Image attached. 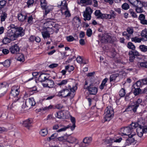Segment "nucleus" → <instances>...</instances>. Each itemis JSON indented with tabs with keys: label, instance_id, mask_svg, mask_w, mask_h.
<instances>
[{
	"label": "nucleus",
	"instance_id": "ea45409f",
	"mask_svg": "<svg viewBox=\"0 0 147 147\" xmlns=\"http://www.w3.org/2000/svg\"><path fill=\"white\" fill-rule=\"evenodd\" d=\"M1 22H3L5 21L7 17V14L5 12H2L1 16Z\"/></svg>",
	"mask_w": 147,
	"mask_h": 147
},
{
	"label": "nucleus",
	"instance_id": "ddd939ff",
	"mask_svg": "<svg viewBox=\"0 0 147 147\" xmlns=\"http://www.w3.org/2000/svg\"><path fill=\"white\" fill-rule=\"evenodd\" d=\"M36 104V102L33 98H30L27 99L25 102L26 106L30 109L32 106H34Z\"/></svg>",
	"mask_w": 147,
	"mask_h": 147
},
{
	"label": "nucleus",
	"instance_id": "de8ad7c7",
	"mask_svg": "<svg viewBox=\"0 0 147 147\" xmlns=\"http://www.w3.org/2000/svg\"><path fill=\"white\" fill-rule=\"evenodd\" d=\"M142 39L138 38L137 36H136L134 38H131V40L132 42H141Z\"/></svg>",
	"mask_w": 147,
	"mask_h": 147
},
{
	"label": "nucleus",
	"instance_id": "3c124183",
	"mask_svg": "<svg viewBox=\"0 0 147 147\" xmlns=\"http://www.w3.org/2000/svg\"><path fill=\"white\" fill-rule=\"evenodd\" d=\"M119 94L121 97H123L125 94V90L124 88H122L119 92Z\"/></svg>",
	"mask_w": 147,
	"mask_h": 147
},
{
	"label": "nucleus",
	"instance_id": "6e6552de",
	"mask_svg": "<svg viewBox=\"0 0 147 147\" xmlns=\"http://www.w3.org/2000/svg\"><path fill=\"white\" fill-rule=\"evenodd\" d=\"M84 89L87 90L90 94L95 95L98 91L97 88L94 86L92 83L90 84L86 87H84Z\"/></svg>",
	"mask_w": 147,
	"mask_h": 147
},
{
	"label": "nucleus",
	"instance_id": "603ef678",
	"mask_svg": "<svg viewBox=\"0 0 147 147\" xmlns=\"http://www.w3.org/2000/svg\"><path fill=\"white\" fill-rule=\"evenodd\" d=\"M92 140V138H84L83 142L85 144H88Z\"/></svg>",
	"mask_w": 147,
	"mask_h": 147
},
{
	"label": "nucleus",
	"instance_id": "5fc2aeb1",
	"mask_svg": "<svg viewBox=\"0 0 147 147\" xmlns=\"http://www.w3.org/2000/svg\"><path fill=\"white\" fill-rule=\"evenodd\" d=\"M64 127L63 128H61L58 130L57 131V132H59L61 131H65L67 129L70 128L69 127L70 126L69 125H67L66 126H63Z\"/></svg>",
	"mask_w": 147,
	"mask_h": 147
},
{
	"label": "nucleus",
	"instance_id": "4c0bfd02",
	"mask_svg": "<svg viewBox=\"0 0 147 147\" xmlns=\"http://www.w3.org/2000/svg\"><path fill=\"white\" fill-rule=\"evenodd\" d=\"M104 143L105 144H111L113 142V138H105L103 139Z\"/></svg>",
	"mask_w": 147,
	"mask_h": 147
},
{
	"label": "nucleus",
	"instance_id": "a18cd8bd",
	"mask_svg": "<svg viewBox=\"0 0 147 147\" xmlns=\"http://www.w3.org/2000/svg\"><path fill=\"white\" fill-rule=\"evenodd\" d=\"M139 48L142 52H146L147 51V46L144 45H141L139 46Z\"/></svg>",
	"mask_w": 147,
	"mask_h": 147
},
{
	"label": "nucleus",
	"instance_id": "bf43d9fd",
	"mask_svg": "<svg viewBox=\"0 0 147 147\" xmlns=\"http://www.w3.org/2000/svg\"><path fill=\"white\" fill-rule=\"evenodd\" d=\"M17 59L19 61L23 62L25 60L24 55L22 54H21L18 57Z\"/></svg>",
	"mask_w": 147,
	"mask_h": 147
},
{
	"label": "nucleus",
	"instance_id": "f3484780",
	"mask_svg": "<svg viewBox=\"0 0 147 147\" xmlns=\"http://www.w3.org/2000/svg\"><path fill=\"white\" fill-rule=\"evenodd\" d=\"M49 78L47 74L40 72V74L38 78V80L41 82H44L46 80H48Z\"/></svg>",
	"mask_w": 147,
	"mask_h": 147
},
{
	"label": "nucleus",
	"instance_id": "c9c22d12",
	"mask_svg": "<svg viewBox=\"0 0 147 147\" xmlns=\"http://www.w3.org/2000/svg\"><path fill=\"white\" fill-rule=\"evenodd\" d=\"M48 133V130L47 128H44L41 130L40 131V134L43 137H45Z\"/></svg>",
	"mask_w": 147,
	"mask_h": 147
},
{
	"label": "nucleus",
	"instance_id": "2eb2a0df",
	"mask_svg": "<svg viewBox=\"0 0 147 147\" xmlns=\"http://www.w3.org/2000/svg\"><path fill=\"white\" fill-rule=\"evenodd\" d=\"M20 48L17 44L11 46L9 48V50L11 53L16 54L20 51Z\"/></svg>",
	"mask_w": 147,
	"mask_h": 147
},
{
	"label": "nucleus",
	"instance_id": "2f4dec72",
	"mask_svg": "<svg viewBox=\"0 0 147 147\" xmlns=\"http://www.w3.org/2000/svg\"><path fill=\"white\" fill-rule=\"evenodd\" d=\"M8 37L6 36L4 37L2 40V42L3 44H7L9 43L11 41H12V40H11V38Z\"/></svg>",
	"mask_w": 147,
	"mask_h": 147
},
{
	"label": "nucleus",
	"instance_id": "a19ab883",
	"mask_svg": "<svg viewBox=\"0 0 147 147\" xmlns=\"http://www.w3.org/2000/svg\"><path fill=\"white\" fill-rule=\"evenodd\" d=\"M147 132V129L146 127H144V128L142 129L141 131L140 132V133L138 132H137L138 135V136L141 137L143 135L144 133H146Z\"/></svg>",
	"mask_w": 147,
	"mask_h": 147
},
{
	"label": "nucleus",
	"instance_id": "774afa93",
	"mask_svg": "<svg viewBox=\"0 0 147 147\" xmlns=\"http://www.w3.org/2000/svg\"><path fill=\"white\" fill-rule=\"evenodd\" d=\"M46 30L47 31H48L49 33L51 34H53L55 32V29L53 28H46Z\"/></svg>",
	"mask_w": 147,
	"mask_h": 147
},
{
	"label": "nucleus",
	"instance_id": "a211bd4d",
	"mask_svg": "<svg viewBox=\"0 0 147 147\" xmlns=\"http://www.w3.org/2000/svg\"><path fill=\"white\" fill-rule=\"evenodd\" d=\"M6 36L11 38L12 40H14L17 39L15 36V31L10 30H9L7 33Z\"/></svg>",
	"mask_w": 147,
	"mask_h": 147
},
{
	"label": "nucleus",
	"instance_id": "f257e3e1",
	"mask_svg": "<svg viewBox=\"0 0 147 147\" xmlns=\"http://www.w3.org/2000/svg\"><path fill=\"white\" fill-rule=\"evenodd\" d=\"M138 123L132 122L128 126L124 127L121 129L122 132L121 133V136H128V138H132L136 135V133L133 132L134 130L138 126Z\"/></svg>",
	"mask_w": 147,
	"mask_h": 147
},
{
	"label": "nucleus",
	"instance_id": "864d4df0",
	"mask_svg": "<svg viewBox=\"0 0 147 147\" xmlns=\"http://www.w3.org/2000/svg\"><path fill=\"white\" fill-rule=\"evenodd\" d=\"M129 13L131 14V16L134 18H137V16L136 13H135L132 9H130L129 10Z\"/></svg>",
	"mask_w": 147,
	"mask_h": 147
},
{
	"label": "nucleus",
	"instance_id": "dca6fc26",
	"mask_svg": "<svg viewBox=\"0 0 147 147\" xmlns=\"http://www.w3.org/2000/svg\"><path fill=\"white\" fill-rule=\"evenodd\" d=\"M94 15L96 17L97 19H106V14L102 13L100 10H96L94 12Z\"/></svg>",
	"mask_w": 147,
	"mask_h": 147
},
{
	"label": "nucleus",
	"instance_id": "393cba45",
	"mask_svg": "<svg viewBox=\"0 0 147 147\" xmlns=\"http://www.w3.org/2000/svg\"><path fill=\"white\" fill-rule=\"evenodd\" d=\"M134 94L135 96H137L140 94H142V91L139 88H137L134 87V88L132 89Z\"/></svg>",
	"mask_w": 147,
	"mask_h": 147
},
{
	"label": "nucleus",
	"instance_id": "72a5a7b5",
	"mask_svg": "<svg viewBox=\"0 0 147 147\" xmlns=\"http://www.w3.org/2000/svg\"><path fill=\"white\" fill-rule=\"evenodd\" d=\"M127 46L128 48L131 50H135L136 49V47L134 44L131 42H129L127 45Z\"/></svg>",
	"mask_w": 147,
	"mask_h": 147
},
{
	"label": "nucleus",
	"instance_id": "1a4fd4ad",
	"mask_svg": "<svg viewBox=\"0 0 147 147\" xmlns=\"http://www.w3.org/2000/svg\"><path fill=\"white\" fill-rule=\"evenodd\" d=\"M129 56V61L130 62H132L134 61V59L135 58V56H140V54L136 50H130L128 53Z\"/></svg>",
	"mask_w": 147,
	"mask_h": 147
},
{
	"label": "nucleus",
	"instance_id": "e2e57ef3",
	"mask_svg": "<svg viewBox=\"0 0 147 147\" xmlns=\"http://www.w3.org/2000/svg\"><path fill=\"white\" fill-rule=\"evenodd\" d=\"M33 18L32 16L29 17L28 18L27 21L29 24H32L33 23Z\"/></svg>",
	"mask_w": 147,
	"mask_h": 147
},
{
	"label": "nucleus",
	"instance_id": "aec40b11",
	"mask_svg": "<svg viewBox=\"0 0 147 147\" xmlns=\"http://www.w3.org/2000/svg\"><path fill=\"white\" fill-rule=\"evenodd\" d=\"M128 1L136 7L140 6L142 4V2L140 0H128Z\"/></svg>",
	"mask_w": 147,
	"mask_h": 147
},
{
	"label": "nucleus",
	"instance_id": "f8f14e48",
	"mask_svg": "<svg viewBox=\"0 0 147 147\" xmlns=\"http://www.w3.org/2000/svg\"><path fill=\"white\" fill-rule=\"evenodd\" d=\"M71 94V92L69 91V90L67 88L63 89L62 90H61L58 92V96H61L65 98L67 96H70Z\"/></svg>",
	"mask_w": 147,
	"mask_h": 147
},
{
	"label": "nucleus",
	"instance_id": "4d7b16f0",
	"mask_svg": "<svg viewBox=\"0 0 147 147\" xmlns=\"http://www.w3.org/2000/svg\"><path fill=\"white\" fill-rule=\"evenodd\" d=\"M53 27V28L55 29V32L56 33H57L59 30V25L55 23Z\"/></svg>",
	"mask_w": 147,
	"mask_h": 147
},
{
	"label": "nucleus",
	"instance_id": "58836bf2",
	"mask_svg": "<svg viewBox=\"0 0 147 147\" xmlns=\"http://www.w3.org/2000/svg\"><path fill=\"white\" fill-rule=\"evenodd\" d=\"M49 81L48 83L47 84L46 87H48L49 88H52L54 86V83L53 81L51 80H48Z\"/></svg>",
	"mask_w": 147,
	"mask_h": 147
},
{
	"label": "nucleus",
	"instance_id": "c85d7f7f",
	"mask_svg": "<svg viewBox=\"0 0 147 147\" xmlns=\"http://www.w3.org/2000/svg\"><path fill=\"white\" fill-rule=\"evenodd\" d=\"M108 80V78H105L102 80L100 85L99 86V88L100 89L102 90L104 88L105 86H107V85L106 84V83Z\"/></svg>",
	"mask_w": 147,
	"mask_h": 147
},
{
	"label": "nucleus",
	"instance_id": "a878e982",
	"mask_svg": "<svg viewBox=\"0 0 147 147\" xmlns=\"http://www.w3.org/2000/svg\"><path fill=\"white\" fill-rule=\"evenodd\" d=\"M18 20L19 21L24 22L26 19L27 16L26 14H23L21 13L18 14Z\"/></svg>",
	"mask_w": 147,
	"mask_h": 147
},
{
	"label": "nucleus",
	"instance_id": "7c9ffc66",
	"mask_svg": "<svg viewBox=\"0 0 147 147\" xmlns=\"http://www.w3.org/2000/svg\"><path fill=\"white\" fill-rule=\"evenodd\" d=\"M80 3L85 4L87 5H91L92 4V0H80Z\"/></svg>",
	"mask_w": 147,
	"mask_h": 147
},
{
	"label": "nucleus",
	"instance_id": "cd10ccee",
	"mask_svg": "<svg viewBox=\"0 0 147 147\" xmlns=\"http://www.w3.org/2000/svg\"><path fill=\"white\" fill-rule=\"evenodd\" d=\"M71 134H67L66 133L64 135V136H62L61 137H57L58 134L57 133H55L53 134L51 136L49 137L48 138H52V137H54V138H64V137H69L71 135Z\"/></svg>",
	"mask_w": 147,
	"mask_h": 147
},
{
	"label": "nucleus",
	"instance_id": "37998d69",
	"mask_svg": "<svg viewBox=\"0 0 147 147\" xmlns=\"http://www.w3.org/2000/svg\"><path fill=\"white\" fill-rule=\"evenodd\" d=\"M74 67L72 65L70 66L68 65L65 66V69L67 70L68 72H70L73 71L74 69Z\"/></svg>",
	"mask_w": 147,
	"mask_h": 147
},
{
	"label": "nucleus",
	"instance_id": "f704fd0d",
	"mask_svg": "<svg viewBox=\"0 0 147 147\" xmlns=\"http://www.w3.org/2000/svg\"><path fill=\"white\" fill-rule=\"evenodd\" d=\"M139 7H136V10L137 13H141L142 12H144L145 11L143 9V7L142 6V4H141V5Z\"/></svg>",
	"mask_w": 147,
	"mask_h": 147
},
{
	"label": "nucleus",
	"instance_id": "338daca9",
	"mask_svg": "<svg viewBox=\"0 0 147 147\" xmlns=\"http://www.w3.org/2000/svg\"><path fill=\"white\" fill-rule=\"evenodd\" d=\"M68 81L67 80H63L61 82L58 84L59 86L65 84Z\"/></svg>",
	"mask_w": 147,
	"mask_h": 147
},
{
	"label": "nucleus",
	"instance_id": "680f3d73",
	"mask_svg": "<svg viewBox=\"0 0 147 147\" xmlns=\"http://www.w3.org/2000/svg\"><path fill=\"white\" fill-rule=\"evenodd\" d=\"M63 113L61 111H59L57 113V117L59 119H61L63 118Z\"/></svg>",
	"mask_w": 147,
	"mask_h": 147
},
{
	"label": "nucleus",
	"instance_id": "c756f323",
	"mask_svg": "<svg viewBox=\"0 0 147 147\" xmlns=\"http://www.w3.org/2000/svg\"><path fill=\"white\" fill-rule=\"evenodd\" d=\"M116 13L115 11H111V14H106V19H110L112 18H115L116 16Z\"/></svg>",
	"mask_w": 147,
	"mask_h": 147
},
{
	"label": "nucleus",
	"instance_id": "0e129e2a",
	"mask_svg": "<svg viewBox=\"0 0 147 147\" xmlns=\"http://www.w3.org/2000/svg\"><path fill=\"white\" fill-rule=\"evenodd\" d=\"M18 27V26H15V25L13 24H10L9 26V27L10 28V30L14 31L16 29V28H17Z\"/></svg>",
	"mask_w": 147,
	"mask_h": 147
},
{
	"label": "nucleus",
	"instance_id": "4468645a",
	"mask_svg": "<svg viewBox=\"0 0 147 147\" xmlns=\"http://www.w3.org/2000/svg\"><path fill=\"white\" fill-rule=\"evenodd\" d=\"M52 18H49L47 19L46 22L44 23V25L46 28H53L55 23L52 21L53 20Z\"/></svg>",
	"mask_w": 147,
	"mask_h": 147
},
{
	"label": "nucleus",
	"instance_id": "69168bd1",
	"mask_svg": "<svg viewBox=\"0 0 147 147\" xmlns=\"http://www.w3.org/2000/svg\"><path fill=\"white\" fill-rule=\"evenodd\" d=\"M140 65L141 67L147 68V61L143 62L140 63Z\"/></svg>",
	"mask_w": 147,
	"mask_h": 147
},
{
	"label": "nucleus",
	"instance_id": "8fccbe9b",
	"mask_svg": "<svg viewBox=\"0 0 147 147\" xmlns=\"http://www.w3.org/2000/svg\"><path fill=\"white\" fill-rule=\"evenodd\" d=\"M121 7L123 9L126 10L129 8V6L127 3H125L122 5Z\"/></svg>",
	"mask_w": 147,
	"mask_h": 147
},
{
	"label": "nucleus",
	"instance_id": "c03bdc74",
	"mask_svg": "<svg viewBox=\"0 0 147 147\" xmlns=\"http://www.w3.org/2000/svg\"><path fill=\"white\" fill-rule=\"evenodd\" d=\"M34 1V0H28L27 2V6L28 8L33 6Z\"/></svg>",
	"mask_w": 147,
	"mask_h": 147
},
{
	"label": "nucleus",
	"instance_id": "79ce46f5",
	"mask_svg": "<svg viewBox=\"0 0 147 147\" xmlns=\"http://www.w3.org/2000/svg\"><path fill=\"white\" fill-rule=\"evenodd\" d=\"M6 3L7 1L5 0L0 1V10H1L2 8L5 6Z\"/></svg>",
	"mask_w": 147,
	"mask_h": 147
},
{
	"label": "nucleus",
	"instance_id": "9b49d317",
	"mask_svg": "<svg viewBox=\"0 0 147 147\" xmlns=\"http://www.w3.org/2000/svg\"><path fill=\"white\" fill-rule=\"evenodd\" d=\"M14 31L16 39L19 37L23 36L25 34V30L20 27H18Z\"/></svg>",
	"mask_w": 147,
	"mask_h": 147
},
{
	"label": "nucleus",
	"instance_id": "423d86ee",
	"mask_svg": "<svg viewBox=\"0 0 147 147\" xmlns=\"http://www.w3.org/2000/svg\"><path fill=\"white\" fill-rule=\"evenodd\" d=\"M142 102V100L141 98H138L137 100L133 102L129 106L130 107L134 113H136L137 110L139 106L141 105V103Z\"/></svg>",
	"mask_w": 147,
	"mask_h": 147
},
{
	"label": "nucleus",
	"instance_id": "412c9836",
	"mask_svg": "<svg viewBox=\"0 0 147 147\" xmlns=\"http://www.w3.org/2000/svg\"><path fill=\"white\" fill-rule=\"evenodd\" d=\"M137 143L136 140L134 139V138H127L126 140V145L122 147H125L127 145H134Z\"/></svg>",
	"mask_w": 147,
	"mask_h": 147
},
{
	"label": "nucleus",
	"instance_id": "052dcab7",
	"mask_svg": "<svg viewBox=\"0 0 147 147\" xmlns=\"http://www.w3.org/2000/svg\"><path fill=\"white\" fill-rule=\"evenodd\" d=\"M63 105L60 104H57L55 105V109H61L63 107Z\"/></svg>",
	"mask_w": 147,
	"mask_h": 147
},
{
	"label": "nucleus",
	"instance_id": "09e8293b",
	"mask_svg": "<svg viewBox=\"0 0 147 147\" xmlns=\"http://www.w3.org/2000/svg\"><path fill=\"white\" fill-rule=\"evenodd\" d=\"M45 9V15L44 16L45 17V15L47 16V15L52 10L51 8L49 6H47L44 9Z\"/></svg>",
	"mask_w": 147,
	"mask_h": 147
},
{
	"label": "nucleus",
	"instance_id": "b1692460",
	"mask_svg": "<svg viewBox=\"0 0 147 147\" xmlns=\"http://www.w3.org/2000/svg\"><path fill=\"white\" fill-rule=\"evenodd\" d=\"M71 121L72 123V125H71V124H70L68 125L70 126L69 127L71 130L72 131H73L76 127V120L75 119L74 117H71Z\"/></svg>",
	"mask_w": 147,
	"mask_h": 147
},
{
	"label": "nucleus",
	"instance_id": "6e6d98bb",
	"mask_svg": "<svg viewBox=\"0 0 147 147\" xmlns=\"http://www.w3.org/2000/svg\"><path fill=\"white\" fill-rule=\"evenodd\" d=\"M66 39L68 42H71L75 40V39L72 36H67L66 37Z\"/></svg>",
	"mask_w": 147,
	"mask_h": 147
},
{
	"label": "nucleus",
	"instance_id": "5701e85b",
	"mask_svg": "<svg viewBox=\"0 0 147 147\" xmlns=\"http://www.w3.org/2000/svg\"><path fill=\"white\" fill-rule=\"evenodd\" d=\"M145 19V16L144 15L140 14L139 16L138 19L140 21V23L143 24H147V20Z\"/></svg>",
	"mask_w": 147,
	"mask_h": 147
},
{
	"label": "nucleus",
	"instance_id": "39448f33",
	"mask_svg": "<svg viewBox=\"0 0 147 147\" xmlns=\"http://www.w3.org/2000/svg\"><path fill=\"white\" fill-rule=\"evenodd\" d=\"M93 11V10L90 7H88L86 8L85 11H84L83 15L84 18V21L90 20L91 18V15Z\"/></svg>",
	"mask_w": 147,
	"mask_h": 147
},
{
	"label": "nucleus",
	"instance_id": "7ed1b4c3",
	"mask_svg": "<svg viewBox=\"0 0 147 147\" xmlns=\"http://www.w3.org/2000/svg\"><path fill=\"white\" fill-rule=\"evenodd\" d=\"M20 90L18 87L16 86H14L11 88L10 92V95L13 97V100L15 102L18 101L20 98L19 95Z\"/></svg>",
	"mask_w": 147,
	"mask_h": 147
},
{
	"label": "nucleus",
	"instance_id": "49530a36",
	"mask_svg": "<svg viewBox=\"0 0 147 147\" xmlns=\"http://www.w3.org/2000/svg\"><path fill=\"white\" fill-rule=\"evenodd\" d=\"M142 83L141 80L138 81L134 85L133 87L137 88H139L141 86Z\"/></svg>",
	"mask_w": 147,
	"mask_h": 147
},
{
	"label": "nucleus",
	"instance_id": "0eeeda50",
	"mask_svg": "<svg viewBox=\"0 0 147 147\" xmlns=\"http://www.w3.org/2000/svg\"><path fill=\"white\" fill-rule=\"evenodd\" d=\"M101 42L102 43H107L108 42L111 43V37L109 34V33H106L102 34V36L100 38Z\"/></svg>",
	"mask_w": 147,
	"mask_h": 147
},
{
	"label": "nucleus",
	"instance_id": "bb28decb",
	"mask_svg": "<svg viewBox=\"0 0 147 147\" xmlns=\"http://www.w3.org/2000/svg\"><path fill=\"white\" fill-rule=\"evenodd\" d=\"M141 35L142 37V39L144 40V41H147V30L146 29H145L142 30L141 32Z\"/></svg>",
	"mask_w": 147,
	"mask_h": 147
},
{
	"label": "nucleus",
	"instance_id": "e433bc0d",
	"mask_svg": "<svg viewBox=\"0 0 147 147\" xmlns=\"http://www.w3.org/2000/svg\"><path fill=\"white\" fill-rule=\"evenodd\" d=\"M42 34L43 38L45 39L50 37V33L46 30V31L42 32Z\"/></svg>",
	"mask_w": 147,
	"mask_h": 147
},
{
	"label": "nucleus",
	"instance_id": "13d9d810",
	"mask_svg": "<svg viewBox=\"0 0 147 147\" xmlns=\"http://www.w3.org/2000/svg\"><path fill=\"white\" fill-rule=\"evenodd\" d=\"M92 33V31L91 29L89 28L87 30L86 34L88 37L91 36Z\"/></svg>",
	"mask_w": 147,
	"mask_h": 147
},
{
	"label": "nucleus",
	"instance_id": "473e14b6",
	"mask_svg": "<svg viewBox=\"0 0 147 147\" xmlns=\"http://www.w3.org/2000/svg\"><path fill=\"white\" fill-rule=\"evenodd\" d=\"M119 76V74H113L111 75L110 77V82H114L116 79Z\"/></svg>",
	"mask_w": 147,
	"mask_h": 147
},
{
	"label": "nucleus",
	"instance_id": "9d476101",
	"mask_svg": "<svg viewBox=\"0 0 147 147\" xmlns=\"http://www.w3.org/2000/svg\"><path fill=\"white\" fill-rule=\"evenodd\" d=\"M7 83L5 82L0 83V97L4 96L6 93Z\"/></svg>",
	"mask_w": 147,
	"mask_h": 147
},
{
	"label": "nucleus",
	"instance_id": "20e7f679",
	"mask_svg": "<svg viewBox=\"0 0 147 147\" xmlns=\"http://www.w3.org/2000/svg\"><path fill=\"white\" fill-rule=\"evenodd\" d=\"M106 110H107L106 113H105V116L104 117L105 121H109L113 117L114 112L113 108L111 107L109 108L107 107Z\"/></svg>",
	"mask_w": 147,
	"mask_h": 147
},
{
	"label": "nucleus",
	"instance_id": "f03ea898",
	"mask_svg": "<svg viewBox=\"0 0 147 147\" xmlns=\"http://www.w3.org/2000/svg\"><path fill=\"white\" fill-rule=\"evenodd\" d=\"M67 3L65 0H64L63 1H61L60 4H58L57 7H58L61 8V11L62 14H63V10L66 9L64 12V14L66 17H69L71 16V14L68 9L67 7Z\"/></svg>",
	"mask_w": 147,
	"mask_h": 147
},
{
	"label": "nucleus",
	"instance_id": "6ab92c4d",
	"mask_svg": "<svg viewBox=\"0 0 147 147\" xmlns=\"http://www.w3.org/2000/svg\"><path fill=\"white\" fill-rule=\"evenodd\" d=\"M32 119H28L27 120H26L23 121V125L24 127L29 129L32 126L31 123H32Z\"/></svg>",
	"mask_w": 147,
	"mask_h": 147
},
{
	"label": "nucleus",
	"instance_id": "4be33fe9",
	"mask_svg": "<svg viewBox=\"0 0 147 147\" xmlns=\"http://www.w3.org/2000/svg\"><path fill=\"white\" fill-rule=\"evenodd\" d=\"M11 63V60L8 59L5 60L4 62H0V65H1L2 68H3V67L7 68L9 67L10 66Z\"/></svg>",
	"mask_w": 147,
	"mask_h": 147
}]
</instances>
